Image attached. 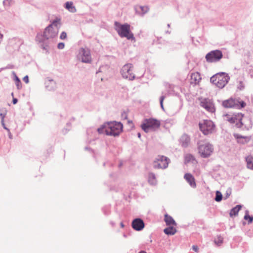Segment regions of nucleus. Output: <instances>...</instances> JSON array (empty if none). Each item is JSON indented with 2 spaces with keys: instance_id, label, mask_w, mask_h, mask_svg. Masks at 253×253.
<instances>
[{
  "instance_id": "obj_1",
  "label": "nucleus",
  "mask_w": 253,
  "mask_h": 253,
  "mask_svg": "<svg viewBox=\"0 0 253 253\" xmlns=\"http://www.w3.org/2000/svg\"><path fill=\"white\" fill-rule=\"evenodd\" d=\"M60 21L59 18H56L52 23L45 28L43 34H38L36 41L40 44V46L44 50L46 53H48V40L56 37L58 33V25Z\"/></svg>"
},
{
  "instance_id": "obj_2",
  "label": "nucleus",
  "mask_w": 253,
  "mask_h": 253,
  "mask_svg": "<svg viewBox=\"0 0 253 253\" xmlns=\"http://www.w3.org/2000/svg\"><path fill=\"white\" fill-rule=\"evenodd\" d=\"M123 125L121 122H108L97 129L99 134L105 133L107 135L118 136L122 132Z\"/></svg>"
},
{
  "instance_id": "obj_3",
  "label": "nucleus",
  "mask_w": 253,
  "mask_h": 253,
  "mask_svg": "<svg viewBox=\"0 0 253 253\" xmlns=\"http://www.w3.org/2000/svg\"><path fill=\"white\" fill-rule=\"evenodd\" d=\"M114 29L121 38H126L127 40H134L135 38L130 31V25L127 23L122 24L119 22H114Z\"/></svg>"
},
{
  "instance_id": "obj_4",
  "label": "nucleus",
  "mask_w": 253,
  "mask_h": 253,
  "mask_svg": "<svg viewBox=\"0 0 253 253\" xmlns=\"http://www.w3.org/2000/svg\"><path fill=\"white\" fill-rule=\"evenodd\" d=\"M160 121L156 119H145L141 125V127L144 132L148 133L157 130L160 127Z\"/></svg>"
},
{
  "instance_id": "obj_5",
  "label": "nucleus",
  "mask_w": 253,
  "mask_h": 253,
  "mask_svg": "<svg viewBox=\"0 0 253 253\" xmlns=\"http://www.w3.org/2000/svg\"><path fill=\"white\" fill-rule=\"evenodd\" d=\"M230 80L228 75L224 72H221L212 76L210 79L211 82L220 88H222Z\"/></svg>"
},
{
  "instance_id": "obj_6",
  "label": "nucleus",
  "mask_w": 253,
  "mask_h": 253,
  "mask_svg": "<svg viewBox=\"0 0 253 253\" xmlns=\"http://www.w3.org/2000/svg\"><path fill=\"white\" fill-rule=\"evenodd\" d=\"M243 117L244 115L241 113L232 115L226 114L224 115V119L231 124H235V126L238 128H242L244 126L242 122Z\"/></svg>"
},
{
  "instance_id": "obj_7",
  "label": "nucleus",
  "mask_w": 253,
  "mask_h": 253,
  "mask_svg": "<svg viewBox=\"0 0 253 253\" xmlns=\"http://www.w3.org/2000/svg\"><path fill=\"white\" fill-rule=\"evenodd\" d=\"M200 130L204 135H209L215 131V126L211 120H205L199 123Z\"/></svg>"
},
{
  "instance_id": "obj_8",
  "label": "nucleus",
  "mask_w": 253,
  "mask_h": 253,
  "mask_svg": "<svg viewBox=\"0 0 253 253\" xmlns=\"http://www.w3.org/2000/svg\"><path fill=\"white\" fill-rule=\"evenodd\" d=\"M198 145L199 153L203 158L209 157L213 151V146L208 143L199 141L198 143Z\"/></svg>"
},
{
  "instance_id": "obj_9",
  "label": "nucleus",
  "mask_w": 253,
  "mask_h": 253,
  "mask_svg": "<svg viewBox=\"0 0 253 253\" xmlns=\"http://www.w3.org/2000/svg\"><path fill=\"white\" fill-rule=\"evenodd\" d=\"M170 160L163 155H158L153 162V167L156 169H165L168 168Z\"/></svg>"
},
{
  "instance_id": "obj_10",
  "label": "nucleus",
  "mask_w": 253,
  "mask_h": 253,
  "mask_svg": "<svg viewBox=\"0 0 253 253\" xmlns=\"http://www.w3.org/2000/svg\"><path fill=\"white\" fill-rule=\"evenodd\" d=\"M133 66L132 64L127 63L123 66L121 69V74L125 79L133 80L135 78V75L133 73Z\"/></svg>"
},
{
  "instance_id": "obj_11",
  "label": "nucleus",
  "mask_w": 253,
  "mask_h": 253,
  "mask_svg": "<svg viewBox=\"0 0 253 253\" xmlns=\"http://www.w3.org/2000/svg\"><path fill=\"white\" fill-rule=\"evenodd\" d=\"M78 58L82 62L90 63L91 62V57L90 50L88 48H81L78 55Z\"/></svg>"
},
{
  "instance_id": "obj_12",
  "label": "nucleus",
  "mask_w": 253,
  "mask_h": 253,
  "mask_svg": "<svg viewBox=\"0 0 253 253\" xmlns=\"http://www.w3.org/2000/svg\"><path fill=\"white\" fill-rule=\"evenodd\" d=\"M223 54L219 50H214L211 51L207 54L206 59L208 62H215L222 58Z\"/></svg>"
},
{
  "instance_id": "obj_13",
  "label": "nucleus",
  "mask_w": 253,
  "mask_h": 253,
  "mask_svg": "<svg viewBox=\"0 0 253 253\" xmlns=\"http://www.w3.org/2000/svg\"><path fill=\"white\" fill-rule=\"evenodd\" d=\"M200 105L207 111L212 113L215 111V108L212 101L209 98H204L200 102Z\"/></svg>"
},
{
  "instance_id": "obj_14",
  "label": "nucleus",
  "mask_w": 253,
  "mask_h": 253,
  "mask_svg": "<svg viewBox=\"0 0 253 253\" xmlns=\"http://www.w3.org/2000/svg\"><path fill=\"white\" fill-rule=\"evenodd\" d=\"M132 228L136 231H141L144 227V223L143 221L139 218L134 219L131 223Z\"/></svg>"
},
{
  "instance_id": "obj_15",
  "label": "nucleus",
  "mask_w": 253,
  "mask_h": 253,
  "mask_svg": "<svg viewBox=\"0 0 253 253\" xmlns=\"http://www.w3.org/2000/svg\"><path fill=\"white\" fill-rule=\"evenodd\" d=\"M45 86L49 91L54 90L56 88V83L52 79H47L45 81Z\"/></svg>"
},
{
  "instance_id": "obj_16",
  "label": "nucleus",
  "mask_w": 253,
  "mask_h": 253,
  "mask_svg": "<svg viewBox=\"0 0 253 253\" xmlns=\"http://www.w3.org/2000/svg\"><path fill=\"white\" fill-rule=\"evenodd\" d=\"M222 105L225 108H234L238 107L239 104L237 103V100L230 99L223 101Z\"/></svg>"
},
{
  "instance_id": "obj_17",
  "label": "nucleus",
  "mask_w": 253,
  "mask_h": 253,
  "mask_svg": "<svg viewBox=\"0 0 253 253\" xmlns=\"http://www.w3.org/2000/svg\"><path fill=\"white\" fill-rule=\"evenodd\" d=\"M184 178L192 187L195 188L196 187L195 178L191 174L185 173Z\"/></svg>"
},
{
  "instance_id": "obj_18",
  "label": "nucleus",
  "mask_w": 253,
  "mask_h": 253,
  "mask_svg": "<svg viewBox=\"0 0 253 253\" xmlns=\"http://www.w3.org/2000/svg\"><path fill=\"white\" fill-rule=\"evenodd\" d=\"M190 141L189 136L186 134H183L180 138V142L182 147L186 148L188 147Z\"/></svg>"
},
{
  "instance_id": "obj_19",
  "label": "nucleus",
  "mask_w": 253,
  "mask_h": 253,
  "mask_svg": "<svg viewBox=\"0 0 253 253\" xmlns=\"http://www.w3.org/2000/svg\"><path fill=\"white\" fill-rule=\"evenodd\" d=\"M191 84H198L201 80L200 75L198 73H192L191 76Z\"/></svg>"
},
{
  "instance_id": "obj_20",
  "label": "nucleus",
  "mask_w": 253,
  "mask_h": 253,
  "mask_svg": "<svg viewBox=\"0 0 253 253\" xmlns=\"http://www.w3.org/2000/svg\"><path fill=\"white\" fill-rule=\"evenodd\" d=\"M164 220L167 225H176V223L174 220L173 219V218L171 216L168 215V214H166L165 215Z\"/></svg>"
},
{
  "instance_id": "obj_21",
  "label": "nucleus",
  "mask_w": 253,
  "mask_h": 253,
  "mask_svg": "<svg viewBox=\"0 0 253 253\" xmlns=\"http://www.w3.org/2000/svg\"><path fill=\"white\" fill-rule=\"evenodd\" d=\"M65 8L68 10L70 12L75 13L76 12L77 9L75 6L73 5V3L72 1H67L65 3Z\"/></svg>"
},
{
  "instance_id": "obj_22",
  "label": "nucleus",
  "mask_w": 253,
  "mask_h": 253,
  "mask_svg": "<svg viewBox=\"0 0 253 253\" xmlns=\"http://www.w3.org/2000/svg\"><path fill=\"white\" fill-rule=\"evenodd\" d=\"M164 232L167 235H173L176 232V229L170 225L169 227L165 228Z\"/></svg>"
},
{
  "instance_id": "obj_23",
  "label": "nucleus",
  "mask_w": 253,
  "mask_h": 253,
  "mask_svg": "<svg viewBox=\"0 0 253 253\" xmlns=\"http://www.w3.org/2000/svg\"><path fill=\"white\" fill-rule=\"evenodd\" d=\"M241 208H242V206L239 205H237L236 207L232 208L230 210V216L231 217H232L233 216H236V215H238V212L241 210Z\"/></svg>"
},
{
  "instance_id": "obj_24",
  "label": "nucleus",
  "mask_w": 253,
  "mask_h": 253,
  "mask_svg": "<svg viewBox=\"0 0 253 253\" xmlns=\"http://www.w3.org/2000/svg\"><path fill=\"white\" fill-rule=\"evenodd\" d=\"M148 182L151 185H155L157 183V180L155 175L154 173L150 172L148 174Z\"/></svg>"
},
{
  "instance_id": "obj_25",
  "label": "nucleus",
  "mask_w": 253,
  "mask_h": 253,
  "mask_svg": "<svg viewBox=\"0 0 253 253\" xmlns=\"http://www.w3.org/2000/svg\"><path fill=\"white\" fill-rule=\"evenodd\" d=\"M246 162L247 168L253 170V157L252 156H248L246 158Z\"/></svg>"
},
{
  "instance_id": "obj_26",
  "label": "nucleus",
  "mask_w": 253,
  "mask_h": 253,
  "mask_svg": "<svg viewBox=\"0 0 253 253\" xmlns=\"http://www.w3.org/2000/svg\"><path fill=\"white\" fill-rule=\"evenodd\" d=\"M249 211H246L245 215H244V219L248 221V224H250L253 221V216H250L249 214Z\"/></svg>"
},
{
  "instance_id": "obj_27",
  "label": "nucleus",
  "mask_w": 253,
  "mask_h": 253,
  "mask_svg": "<svg viewBox=\"0 0 253 253\" xmlns=\"http://www.w3.org/2000/svg\"><path fill=\"white\" fill-rule=\"evenodd\" d=\"M214 243L217 246H220L223 242V238L220 236H217L214 240Z\"/></svg>"
},
{
  "instance_id": "obj_28",
  "label": "nucleus",
  "mask_w": 253,
  "mask_h": 253,
  "mask_svg": "<svg viewBox=\"0 0 253 253\" xmlns=\"http://www.w3.org/2000/svg\"><path fill=\"white\" fill-rule=\"evenodd\" d=\"M184 159L185 163H188L191 162L193 160H194V158L193 156V155L190 154H186L185 156Z\"/></svg>"
},
{
  "instance_id": "obj_29",
  "label": "nucleus",
  "mask_w": 253,
  "mask_h": 253,
  "mask_svg": "<svg viewBox=\"0 0 253 253\" xmlns=\"http://www.w3.org/2000/svg\"><path fill=\"white\" fill-rule=\"evenodd\" d=\"M138 8L141 10V14L144 15L149 10V8L147 6H139Z\"/></svg>"
},
{
  "instance_id": "obj_30",
  "label": "nucleus",
  "mask_w": 253,
  "mask_h": 253,
  "mask_svg": "<svg viewBox=\"0 0 253 253\" xmlns=\"http://www.w3.org/2000/svg\"><path fill=\"white\" fill-rule=\"evenodd\" d=\"M222 199V195L221 193L218 191H217L215 193V200L216 202H220Z\"/></svg>"
},
{
  "instance_id": "obj_31",
  "label": "nucleus",
  "mask_w": 253,
  "mask_h": 253,
  "mask_svg": "<svg viewBox=\"0 0 253 253\" xmlns=\"http://www.w3.org/2000/svg\"><path fill=\"white\" fill-rule=\"evenodd\" d=\"M12 2V0H4L3 4L5 7H9Z\"/></svg>"
},
{
  "instance_id": "obj_32",
  "label": "nucleus",
  "mask_w": 253,
  "mask_h": 253,
  "mask_svg": "<svg viewBox=\"0 0 253 253\" xmlns=\"http://www.w3.org/2000/svg\"><path fill=\"white\" fill-rule=\"evenodd\" d=\"M121 118L122 120H126L127 118V113L125 111H123L121 114Z\"/></svg>"
},
{
  "instance_id": "obj_33",
  "label": "nucleus",
  "mask_w": 253,
  "mask_h": 253,
  "mask_svg": "<svg viewBox=\"0 0 253 253\" xmlns=\"http://www.w3.org/2000/svg\"><path fill=\"white\" fill-rule=\"evenodd\" d=\"M165 98V96H161L160 98V103L161 107L162 109L163 110L164 109V106H163V101H164Z\"/></svg>"
},
{
  "instance_id": "obj_34",
  "label": "nucleus",
  "mask_w": 253,
  "mask_h": 253,
  "mask_svg": "<svg viewBox=\"0 0 253 253\" xmlns=\"http://www.w3.org/2000/svg\"><path fill=\"white\" fill-rule=\"evenodd\" d=\"M67 37V34L65 32H62L60 35V38L61 40H64Z\"/></svg>"
},
{
  "instance_id": "obj_35",
  "label": "nucleus",
  "mask_w": 253,
  "mask_h": 253,
  "mask_svg": "<svg viewBox=\"0 0 253 253\" xmlns=\"http://www.w3.org/2000/svg\"><path fill=\"white\" fill-rule=\"evenodd\" d=\"M15 81H16V85L17 86V88L19 89V84L21 83V82L19 80V79L18 78V77L17 76H15Z\"/></svg>"
},
{
  "instance_id": "obj_36",
  "label": "nucleus",
  "mask_w": 253,
  "mask_h": 253,
  "mask_svg": "<svg viewBox=\"0 0 253 253\" xmlns=\"http://www.w3.org/2000/svg\"><path fill=\"white\" fill-rule=\"evenodd\" d=\"M65 44L63 42H60L57 45V47L58 49H62L64 48Z\"/></svg>"
},
{
  "instance_id": "obj_37",
  "label": "nucleus",
  "mask_w": 253,
  "mask_h": 253,
  "mask_svg": "<svg viewBox=\"0 0 253 253\" xmlns=\"http://www.w3.org/2000/svg\"><path fill=\"white\" fill-rule=\"evenodd\" d=\"M231 194V189L230 188V189H228L227 191H226V195L225 197V199H227L230 196Z\"/></svg>"
},
{
  "instance_id": "obj_38",
  "label": "nucleus",
  "mask_w": 253,
  "mask_h": 253,
  "mask_svg": "<svg viewBox=\"0 0 253 253\" xmlns=\"http://www.w3.org/2000/svg\"><path fill=\"white\" fill-rule=\"evenodd\" d=\"M237 103L240 104L241 108H244L246 106V103L245 102H244L243 101H242L241 102H239L237 101Z\"/></svg>"
},
{
  "instance_id": "obj_39",
  "label": "nucleus",
  "mask_w": 253,
  "mask_h": 253,
  "mask_svg": "<svg viewBox=\"0 0 253 253\" xmlns=\"http://www.w3.org/2000/svg\"><path fill=\"white\" fill-rule=\"evenodd\" d=\"M192 249L195 252H198L199 251V248L197 246L194 245L192 246Z\"/></svg>"
},
{
  "instance_id": "obj_40",
  "label": "nucleus",
  "mask_w": 253,
  "mask_h": 253,
  "mask_svg": "<svg viewBox=\"0 0 253 253\" xmlns=\"http://www.w3.org/2000/svg\"><path fill=\"white\" fill-rule=\"evenodd\" d=\"M1 125L5 129H6L8 132H9V129L8 128H7V127H6V126H5V124H4V121H1Z\"/></svg>"
},
{
  "instance_id": "obj_41",
  "label": "nucleus",
  "mask_w": 253,
  "mask_h": 253,
  "mask_svg": "<svg viewBox=\"0 0 253 253\" xmlns=\"http://www.w3.org/2000/svg\"><path fill=\"white\" fill-rule=\"evenodd\" d=\"M23 81H24V82H25L26 83H27H27H29V77H28V76H25V77L23 78Z\"/></svg>"
},
{
  "instance_id": "obj_42",
  "label": "nucleus",
  "mask_w": 253,
  "mask_h": 253,
  "mask_svg": "<svg viewBox=\"0 0 253 253\" xmlns=\"http://www.w3.org/2000/svg\"><path fill=\"white\" fill-rule=\"evenodd\" d=\"M5 113H0V116L1 117V121H4V119L5 118Z\"/></svg>"
},
{
  "instance_id": "obj_43",
  "label": "nucleus",
  "mask_w": 253,
  "mask_h": 253,
  "mask_svg": "<svg viewBox=\"0 0 253 253\" xmlns=\"http://www.w3.org/2000/svg\"><path fill=\"white\" fill-rule=\"evenodd\" d=\"M18 102V100L17 98H13V99H12V103L13 104H15L17 103Z\"/></svg>"
},
{
  "instance_id": "obj_44",
  "label": "nucleus",
  "mask_w": 253,
  "mask_h": 253,
  "mask_svg": "<svg viewBox=\"0 0 253 253\" xmlns=\"http://www.w3.org/2000/svg\"><path fill=\"white\" fill-rule=\"evenodd\" d=\"M248 137L247 136H243L242 135H237V138L238 139H239V138H247Z\"/></svg>"
},
{
  "instance_id": "obj_45",
  "label": "nucleus",
  "mask_w": 253,
  "mask_h": 253,
  "mask_svg": "<svg viewBox=\"0 0 253 253\" xmlns=\"http://www.w3.org/2000/svg\"><path fill=\"white\" fill-rule=\"evenodd\" d=\"M8 132V136H9V138L11 139L12 137V135L11 134V133H10V132Z\"/></svg>"
},
{
  "instance_id": "obj_46",
  "label": "nucleus",
  "mask_w": 253,
  "mask_h": 253,
  "mask_svg": "<svg viewBox=\"0 0 253 253\" xmlns=\"http://www.w3.org/2000/svg\"><path fill=\"white\" fill-rule=\"evenodd\" d=\"M137 136H138V138H141V134H140V132H138V133H137Z\"/></svg>"
},
{
  "instance_id": "obj_47",
  "label": "nucleus",
  "mask_w": 253,
  "mask_h": 253,
  "mask_svg": "<svg viewBox=\"0 0 253 253\" xmlns=\"http://www.w3.org/2000/svg\"><path fill=\"white\" fill-rule=\"evenodd\" d=\"M138 253H146V252L144 251H141Z\"/></svg>"
},
{
  "instance_id": "obj_48",
  "label": "nucleus",
  "mask_w": 253,
  "mask_h": 253,
  "mask_svg": "<svg viewBox=\"0 0 253 253\" xmlns=\"http://www.w3.org/2000/svg\"><path fill=\"white\" fill-rule=\"evenodd\" d=\"M121 226L122 227H124V224L122 222L121 223Z\"/></svg>"
},
{
  "instance_id": "obj_49",
  "label": "nucleus",
  "mask_w": 253,
  "mask_h": 253,
  "mask_svg": "<svg viewBox=\"0 0 253 253\" xmlns=\"http://www.w3.org/2000/svg\"><path fill=\"white\" fill-rule=\"evenodd\" d=\"M239 88H240V89H242V88H244V87L242 85H240V87H239Z\"/></svg>"
},
{
  "instance_id": "obj_50",
  "label": "nucleus",
  "mask_w": 253,
  "mask_h": 253,
  "mask_svg": "<svg viewBox=\"0 0 253 253\" xmlns=\"http://www.w3.org/2000/svg\"><path fill=\"white\" fill-rule=\"evenodd\" d=\"M168 27L169 28V27H170V24H168Z\"/></svg>"
},
{
  "instance_id": "obj_51",
  "label": "nucleus",
  "mask_w": 253,
  "mask_h": 253,
  "mask_svg": "<svg viewBox=\"0 0 253 253\" xmlns=\"http://www.w3.org/2000/svg\"><path fill=\"white\" fill-rule=\"evenodd\" d=\"M136 12H138V9L136 8Z\"/></svg>"
},
{
  "instance_id": "obj_52",
  "label": "nucleus",
  "mask_w": 253,
  "mask_h": 253,
  "mask_svg": "<svg viewBox=\"0 0 253 253\" xmlns=\"http://www.w3.org/2000/svg\"><path fill=\"white\" fill-rule=\"evenodd\" d=\"M166 33H170V32H169V31H167L166 32Z\"/></svg>"
},
{
  "instance_id": "obj_53",
  "label": "nucleus",
  "mask_w": 253,
  "mask_h": 253,
  "mask_svg": "<svg viewBox=\"0 0 253 253\" xmlns=\"http://www.w3.org/2000/svg\"><path fill=\"white\" fill-rule=\"evenodd\" d=\"M243 225H245L246 224V222H243Z\"/></svg>"
},
{
  "instance_id": "obj_54",
  "label": "nucleus",
  "mask_w": 253,
  "mask_h": 253,
  "mask_svg": "<svg viewBox=\"0 0 253 253\" xmlns=\"http://www.w3.org/2000/svg\"><path fill=\"white\" fill-rule=\"evenodd\" d=\"M11 95H12V96H13V92H12V93H11Z\"/></svg>"
}]
</instances>
